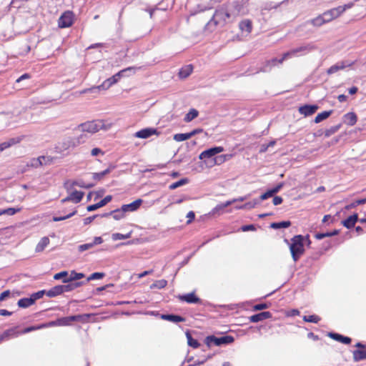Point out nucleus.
<instances>
[{
	"label": "nucleus",
	"mask_w": 366,
	"mask_h": 366,
	"mask_svg": "<svg viewBox=\"0 0 366 366\" xmlns=\"http://www.w3.org/2000/svg\"><path fill=\"white\" fill-rule=\"evenodd\" d=\"M79 320V316H69L57 319V324L59 326L69 325L73 321H77Z\"/></svg>",
	"instance_id": "4be33fe9"
},
{
	"label": "nucleus",
	"mask_w": 366,
	"mask_h": 366,
	"mask_svg": "<svg viewBox=\"0 0 366 366\" xmlns=\"http://www.w3.org/2000/svg\"><path fill=\"white\" fill-rule=\"evenodd\" d=\"M198 111L195 109H191L189 112L185 115L184 121L185 122H190L198 116Z\"/></svg>",
	"instance_id": "72a5a7b5"
},
{
	"label": "nucleus",
	"mask_w": 366,
	"mask_h": 366,
	"mask_svg": "<svg viewBox=\"0 0 366 366\" xmlns=\"http://www.w3.org/2000/svg\"><path fill=\"white\" fill-rule=\"evenodd\" d=\"M112 197L111 195L106 196L104 199H102L99 202L92 204L87 207V211L88 212H92L94 211L100 207H104L107 203H109L112 200Z\"/></svg>",
	"instance_id": "a211bd4d"
},
{
	"label": "nucleus",
	"mask_w": 366,
	"mask_h": 366,
	"mask_svg": "<svg viewBox=\"0 0 366 366\" xmlns=\"http://www.w3.org/2000/svg\"><path fill=\"white\" fill-rule=\"evenodd\" d=\"M67 276H68V272L66 271H63V272L55 274L54 276V280H58L63 277H64V279L68 278Z\"/></svg>",
	"instance_id": "052dcab7"
},
{
	"label": "nucleus",
	"mask_w": 366,
	"mask_h": 366,
	"mask_svg": "<svg viewBox=\"0 0 366 366\" xmlns=\"http://www.w3.org/2000/svg\"><path fill=\"white\" fill-rule=\"evenodd\" d=\"M234 340V337L230 335H225L220 337H217L214 335L208 336L206 338V343L208 347L212 345L219 346L222 345H228L233 342Z\"/></svg>",
	"instance_id": "39448f33"
},
{
	"label": "nucleus",
	"mask_w": 366,
	"mask_h": 366,
	"mask_svg": "<svg viewBox=\"0 0 366 366\" xmlns=\"http://www.w3.org/2000/svg\"><path fill=\"white\" fill-rule=\"evenodd\" d=\"M345 122L348 125L353 126L357 122V116L353 112H349L345 115Z\"/></svg>",
	"instance_id": "473e14b6"
},
{
	"label": "nucleus",
	"mask_w": 366,
	"mask_h": 366,
	"mask_svg": "<svg viewBox=\"0 0 366 366\" xmlns=\"http://www.w3.org/2000/svg\"><path fill=\"white\" fill-rule=\"evenodd\" d=\"M160 132L155 128L147 127L134 133V136L139 139H147L152 135H159Z\"/></svg>",
	"instance_id": "9d476101"
},
{
	"label": "nucleus",
	"mask_w": 366,
	"mask_h": 366,
	"mask_svg": "<svg viewBox=\"0 0 366 366\" xmlns=\"http://www.w3.org/2000/svg\"><path fill=\"white\" fill-rule=\"evenodd\" d=\"M223 151L224 148L222 147H212L201 152L199 158V159H209Z\"/></svg>",
	"instance_id": "f8f14e48"
},
{
	"label": "nucleus",
	"mask_w": 366,
	"mask_h": 366,
	"mask_svg": "<svg viewBox=\"0 0 366 366\" xmlns=\"http://www.w3.org/2000/svg\"><path fill=\"white\" fill-rule=\"evenodd\" d=\"M130 69H132L131 67H129L124 70H122L121 71L118 72L117 74L112 76V77L106 79L102 84L97 86H93V87H91L89 89H84L82 92H81V94H85V93H88V92L98 93L101 90H107L110 86H112L113 84H116L119 81V79L122 75V73H123L127 70H130Z\"/></svg>",
	"instance_id": "7ed1b4c3"
},
{
	"label": "nucleus",
	"mask_w": 366,
	"mask_h": 366,
	"mask_svg": "<svg viewBox=\"0 0 366 366\" xmlns=\"http://www.w3.org/2000/svg\"><path fill=\"white\" fill-rule=\"evenodd\" d=\"M291 225L290 221H283L280 222H273L271 224L270 227L273 229H281V228H287Z\"/></svg>",
	"instance_id": "e433bc0d"
},
{
	"label": "nucleus",
	"mask_w": 366,
	"mask_h": 366,
	"mask_svg": "<svg viewBox=\"0 0 366 366\" xmlns=\"http://www.w3.org/2000/svg\"><path fill=\"white\" fill-rule=\"evenodd\" d=\"M21 210V207H17V208L9 207V208H6V209H0V212H1V215L12 216V215L15 214L16 213L20 212Z\"/></svg>",
	"instance_id": "c9c22d12"
},
{
	"label": "nucleus",
	"mask_w": 366,
	"mask_h": 366,
	"mask_svg": "<svg viewBox=\"0 0 366 366\" xmlns=\"http://www.w3.org/2000/svg\"><path fill=\"white\" fill-rule=\"evenodd\" d=\"M17 332H15L14 329H9L5 330L1 335L2 337L3 340H8L11 336H17Z\"/></svg>",
	"instance_id": "a19ab883"
},
{
	"label": "nucleus",
	"mask_w": 366,
	"mask_h": 366,
	"mask_svg": "<svg viewBox=\"0 0 366 366\" xmlns=\"http://www.w3.org/2000/svg\"><path fill=\"white\" fill-rule=\"evenodd\" d=\"M192 70L193 66L191 64L186 65L180 69L179 76L181 79L187 78L192 74Z\"/></svg>",
	"instance_id": "cd10ccee"
},
{
	"label": "nucleus",
	"mask_w": 366,
	"mask_h": 366,
	"mask_svg": "<svg viewBox=\"0 0 366 366\" xmlns=\"http://www.w3.org/2000/svg\"><path fill=\"white\" fill-rule=\"evenodd\" d=\"M310 24L315 26H320L322 24L327 23L323 16V14L319 15L317 17L311 19L310 21Z\"/></svg>",
	"instance_id": "f704fd0d"
},
{
	"label": "nucleus",
	"mask_w": 366,
	"mask_h": 366,
	"mask_svg": "<svg viewBox=\"0 0 366 366\" xmlns=\"http://www.w3.org/2000/svg\"><path fill=\"white\" fill-rule=\"evenodd\" d=\"M189 182V179L187 178H183L180 180L175 182L172 184H171L169 187V188L172 190L175 189L181 186H183Z\"/></svg>",
	"instance_id": "58836bf2"
},
{
	"label": "nucleus",
	"mask_w": 366,
	"mask_h": 366,
	"mask_svg": "<svg viewBox=\"0 0 366 366\" xmlns=\"http://www.w3.org/2000/svg\"><path fill=\"white\" fill-rule=\"evenodd\" d=\"M187 337L188 345L190 347H192L193 348L199 347V342L197 340L193 339L190 334L187 333Z\"/></svg>",
	"instance_id": "09e8293b"
},
{
	"label": "nucleus",
	"mask_w": 366,
	"mask_h": 366,
	"mask_svg": "<svg viewBox=\"0 0 366 366\" xmlns=\"http://www.w3.org/2000/svg\"><path fill=\"white\" fill-rule=\"evenodd\" d=\"M131 237V233L129 232L126 234H123L121 233H113L112 235V239L114 241L120 240V239H126Z\"/></svg>",
	"instance_id": "c03bdc74"
},
{
	"label": "nucleus",
	"mask_w": 366,
	"mask_h": 366,
	"mask_svg": "<svg viewBox=\"0 0 366 366\" xmlns=\"http://www.w3.org/2000/svg\"><path fill=\"white\" fill-rule=\"evenodd\" d=\"M233 202H234V201H227L224 203L219 204L215 207H214L212 209L210 214H212V215L222 214L223 212L224 209L226 207L231 205Z\"/></svg>",
	"instance_id": "6ab92c4d"
},
{
	"label": "nucleus",
	"mask_w": 366,
	"mask_h": 366,
	"mask_svg": "<svg viewBox=\"0 0 366 366\" xmlns=\"http://www.w3.org/2000/svg\"><path fill=\"white\" fill-rule=\"evenodd\" d=\"M46 325H38V326H31V327H26L24 330V331L22 332V333H28V332H30L31 331H34V330H40V329H43V328H45L46 327Z\"/></svg>",
	"instance_id": "4d7b16f0"
},
{
	"label": "nucleus",
	"mask_w": 366,
	"mask_h": 366,
	"mask_svg": "<svg viewBox=\"0 0 366 366\" xmlns=\"http://www.w3.org/2000/svg\"><path fill=\"white\" fill-rule=\"evenodd\" d=\"M64 187L68 193L76 190L74 189L75 185H73V180H66L64 184Z\"/></svg>",
	"instance_id": "864d4df0"
},
{
	"label": "nucleus",
	"mask_w": 366,
	"mask_h": 366,
	"mask_svg": "<svg viewBox=\"0 0 366 366\" xmlns=\"http://www.w3.org/2000/svg\"><path fill=\"white\" fill-rule=\"evenodd\" d=\"M84 195V192L77 190H74L69 193V195L64 199H61V203H65L66 202H72L75 204L80 202Z\"/></svg>",
	"instance_id": "9b49d317"
},
{
	"label": "nucleus",
	"mask_w": 366,
	"mask_h": 366,
	"mask_svg": "<svg viewBox=\"0 0 366 366\" xmlns=\"http://www.w3.org/2000/svg\"><path fill=\"white\" fill-rule=\"evenodd\" d=\"M365 203H366V198L357 199V200L355 201L354 202L351 203L350 204L347 205L346 207V209H349L351 208H354V207H357V205L363 204Z\"/></svg>",
	"instance_id": "6e6d98bb"
},
{
	"label": "nucleus",
	"mask_w": 366,
	"mask_h": 366,
	"mask_svg": "<svg viewBox=\"0 0 366 366\" xmlns=\"http://www.w3.org/2000/svg\"><path fill=\"white\" fill-rule=\"evenodd\" d=\"M109 172H110V169H107L101 172L93 173L92 177L94 180H100L105 175L108 174Z\"/></svg>",
	"instance_id": "49530a36"
},
{
	"label": "nucleus",
	"mask_w": 366,
	"mask_h": 366,
	"mask_svg": "<svg viewBox=\"0 0 366 366\" xmlns=\"http://www.w3.org/2000/svg\"><path fill=\"white\" fill-rule=\"evenodd\" d=\"M273 196L272 193L270 192V190L269 189L267 192H266L264 194H262L260 197H259V199L261 201H263V200H265L269 197H272Z\"/></svg>",
	"instance_id": "338daca9"
},
{
	"label": "nucleus",
	"mask_w": 366,
	"mask_h": 366,
	"mask_svg": "<svg viewBox=\"0 0 366 366\" xmlns=\"http://www.w3.org/2000/svg\"><path fill=\"white\" fill-rule=\"evenodd\" d=\"M73 185H75V187H79L81 188L89 189V188L94 187V184H86L82 179H78V180H73Z\"/></svg>",
	"instance_id": "37998d69"
},
{
	"label": "nucleus",
	"mask_w": 366,
	"mask_h": 366,
	"mask_svg": "<svg viewBox=\"0 0 366 366\" xmlns=\"http://www.w3.org/2000/svg\"><path fill=\"white\" fill-rule=\"evenodd\" d=\"M63 293L61 285L53 287L49 290L46 291V295L49 297H54Z\"/></svg>",
	"instance_id": "393cba45"
},
{
	"label": "nucleus",
	"mask_w": 366,
	"mask_h": 366,
	"mask_svg": "<svg viewBox=\"0 0 366 366\" xmlns=\"http://www.w3.org/2000/svg\"><path fill=\"white\" fill-rule=\"evenodd\" d=\"M305 239L302 235H296L291 239L290 249L294 262H297L304 254V242Z\"/></svg>",
	"instance_id": "f03ea898"
},
{
	"label": "nucleus",
	"mask_w": 366,
	"mask_h": 366,
	"mask_svg": "<svg viewBox=\"0 0 366 366\" xmlns=\"http://www.w3.org/2000/svg\"><path fill=\"white\" fill-rule=\"evenodd\" d=\"M63 282L65 283L61 285L63 293L71 292L83 285V282H72L69 280L67 278L64 279Z\"/></svg>",
	"instance_id": "ddd939ff"
},
{
	"label": "nucleus",
	"mask_w": 366,
	"mask_h": 366,
	"mask_svg": "<svg viewBox=\"0 0 366 366\" xmlns=\"http://www.w3.org/2000/svg\"><path fill=\"white\" fill-rule=\"evenodd\" d=\"M167 281L165 280H157L150 285V289H163L167 286Z\"/></svg>",
	"instance_id": "4c0bfd02"
},
{
	"label": "nucleus",
	"mask_w": 366,
	"mask_h": 366,
	"mask_svg": "<svg viewBox=\"0 0 366 366\" xmlns=\"http://www.w3.org/2000/svg\"><path fill=\"white\" fill-rule=\"evenodd\" d=\"M317 109V105L305 104L299 108V112L305 117H308L315 114Z\"/></svg>",
	"instance_id": "dca6fc26"
},
{
	"label": "nucleus",
	"mask_w": 366,
	"mask_h": 366,
	"mask_svg": "<svg viewBox=\"0 0 366 366\" xmlns=\"http://www.w3.org/2000/svg\"><path fill=\"white\" fill-rule=\"evenodd\" d=\"M112 216V217L115 220H120L123 219L125 216V212L122 210V207L119 209H117L115 210H113L110 212L109 213L105 214L104 216Z\"/></svg>",
	"instance_id": "5701e85b"
},
{
	"label": "nucleus",
	"mask_w": 366,
	"mask_h": 366,
	"mask_svg": "<svg viewBox=\"0 0 366 366\" xmlns=\"http://www.w3.org/2000/svg\"><path fill=\"white\" fill-rule=\"evenodd\" d=\"M355 64L354 61L343 60L337 62L335 64L331 66L327 71V74H333L340 70H343L347 67H350Z\"/></svg>",
	"instance_id": "6e6552de"
},
{
	"label": "nucleus",
	"mask_w": 366,
	"mask_h": 366,
	"mask_svg": "<svg viewBox=\"0 0 366 366\" xmlns=\"http://www.w3.org/2000/svg\"><path fill=\"white\" fill-rule=\"evenodd\" d=\"M44 159L45 157L44 156L39 157L38 158H33L27 162L26 166L37 168L42 165V160Z\"/></svg>",
	"instance_id": "c85d7f7f"
},
{
	"label": "nucleus",
	"mask_w": 366,
	"mask_h": 366,
	"mask_svg": "<svg viewBox=\"0 0 366 366\" xmlns=\"http://www.w3.org/2000/svg\"><path fill=\"white\" fill-rule=\"evenodd\" d=\"M358 221V216L357 214H354L342 222L344 227L347 229L352 228L355 223Z\"/></svg>",
	"instance_id": "412c9836"
},
{
	"label": "nucleus",
	"mask_w": 366,
	"mask_h": 366,
	"mask_svg": "<svg viewBox=\"0 0 366 366\" xmlns=\"http://www.w3.org/2000/svg\"><path fill=\"white\" fill-rule=\"evenodd\" d=\"M271 317H272L271 312H268V311H265V312H262L258 314L252 315L249 317V320L252 322H260V321H262V320H267V319H269Z\"/></svg>",
	"instance_id": "f3484780"
},
{
	"label": "nucleus",
	"mask_w": 366,
	"mask_h": 366,
	"mask_svg": "<svg viewBox=\"0 0 366 366\" xmlns=\"http://www.w3.org/2000/svg\"><path fill=\"white\" fill-rule=\"evenodd\" d=\"M84 277V274L83 273H79L75 271H71L70 273L69 277L67 278L69 280L72 282H76V280H79Z\"/></svg>",
	"instance_id": "79ce46f5"
},
{
	"label": "nucleus",
	"mask_w": 366,
	"mask_h": 366,
	"mask_svg": "<svg viewBox=\"0 0 366 366\" xmlns=\"http://www.w3.org/2000/svg\"><path fill=\"white\" fill-rule=\"evenodd\" d=\"M98 121L100 122L99 123V124H100L99 126H101V127H99V131L100 129H103V130H105V131L109 130V129L112 128V127L113 125L112 123H109V122H107L106 121H104V120L98 119Z\"/></svg>",
	"instance_id": "603ef678"
},
{
	"label": "nucleus",
	"mask_w": 366,
	"mask_h": 366,
	"mask_svg": "<svg viewBox=\"0 0 366 366\" xmlns=\"http://www.w3.org/2000/svg\"><path fill=\"white\" fill-rule=\"evenodd\" d=\"M99 122L97 120H94L91 122H87L83 123L79 126L81 130L84 132H88L90 134H94L99 132Z\"/></svg>",
	"instance_id": "1a4fd4ad"
},
{
	"label": "nucleus",
	"mask_w": 366,
	"mask_h": 366,
	"mask_svg": "<svg viewBox=\"0 0 366 366\" xmlns=\"http://www.w3.org/2000/svg\"><path fill=\"white\" fill-rule=\"evenodd\" d=\"M179 299L181 301L186 302L189 304L201 303V300L197 297L194 292L183 295H179Z\"/></svg>",
	"instance_id": "2eb2a0df"
},
{
	"label": "nucleus",
	"mask_w": 366,
	"mask_h": 366,
	"mask_svg": "<svg viewBox=\"0 0 366 366\" xmlns=\"http://www.w3.org/2000/svg\"><path fill=\"white\" fill-rule=\"evenodd\" d=\"M328 335L333 340L344 343L345 345H348L351 342L350 337L343 336L338 333L330 332Z\"/></svg>",
	"instance_id": "aec40b11"
},
{
	"label": "nucleus",
	"mask_w": 366,
	"mask_h": 366,
	"mask_svg": "<svg viewBox=\"0 0 366 366\" xmlns=\"http://www.w3.org/2000/svg\"><path fill=\"white\" fill-rule=\"evenodd\" d=\"M104 154V152L99 148H94L91 151V154L94 157L97 156L99 154L103 155Z\"/></svg>",
	"instance_id": "774afa93"
},
{
	"label": "nucleus",
	"mask_w": 366,
	"mask_h": 366,
	"mask_svg": "<svg viewBox=\"0 0 366 366\" xmlns=\"http://www.w3.org/2000/svg\"><path fill=\"white\" fill-rule=\"evenodd\" d=\"M353 6L354 2H350L343 6H339L337 7L327 10L322 14L326 21L328 23L341 16L346 10L351 9L353 7Z\"/></svg>",
	"instance_id": "20e7f679"
},
{
	"label": "nucleus",
	"mask_w": 366,
	"mask_h": 366,
	"mask_svg": "<svg viewBox=\"0 0 366 366\" xmlns=\"http://www.w3.org/2000/svg\"><path fill=\"white\" fill-rule=\"evenodd\" d=\"M142 199H137V200L134 201L133 202L127 204H123L122 206V210L126 212H132L137 211L140 206L142 204Z\"/></svg>",
	"instance_id": "4468645a"
},
{
	"label": "nucleus",
	"mask_w": 366,
	"mask_h": 366,
	"mask_svg": "<svg viewBox=\"0 0 366 366\" xmlns=\"http://www.w3.org/2000/svg\"><path fill=\"white\" fill-rule=\"evenodd\" d=\"M268 308V305L266 303L257 304L253 307L254 310H263Z\"/></svg>",
	"instance_id": "680f3d73"
},
{
	"label": "nucleus",
	"mask_w": 366,
	"mask_h": 366,
	"mask_svg": "<svg viewBox=\"0 0 366 366\" xmlns=\"http://www.w3.org/2000/svg\"><path fill=\"white\" fill-rule=\"evenodd\" d=\"M332 113V110L322 112L316 116V117L314 119V122L316 124L320 123L322 121L328 118L331 115Z\"/></svg>",
	"instance_id": "7c9ffc66"
},
{
	"label": "nucleus",
	"mask_w": 366,
	"mask_h": 366,
	"mask_svg": "<svg viewBox=\"0 0 366 366\" xmlns=\"http://www.w3.org/2000/svg\"><path fill=\"white\" fill-rule=\"evenodd\" d=\"M315 47L312 44H308L306 45H303L301 46H299L297 48L293 49L286 53H285L281 59H277L274 58L269 61H267L265 64V65L260 69L262 72H267L269 71L272 66L277 65V64H282V61L288 58L295 56H300L306 54L313 49H315Z\"/></svg>",
	"instance_id": "f257e3e1"
},
{
	"label": "nucleus",
	"mask_w": 366,
	"mask_h": 366,
	"mask_svg": "<svg viewBox=\"0 0 366 366\" xmlns=\"http://www.w3.org/2000/svg\"><path fill=\"white\" fill-rule=\"evenodd\" d=\"M239 26L242 31L249 34L252 31V24L249 19H244L239 23Z\"/></svg>",
	"instance_id": "b1692460"
},
{
	"label": "nucleus",
	"mask_w": 366,
	"mask_h": 366,
	"mask_svg": "<svg viewBox=\"0 0 366 366\" xmlns=\"http://www.w3.org/2000/svg\"><path fill=\"white\" fill-rule=\"evenodd\" d=\"M288 1H289V0H284V1H282L281 3H280V4H275V5H272V3H270V4H267L264 6L263 9H265V10H270V9H277V8L280 4H282L287 3V2H288Z\"/></svg>",
	"instance_id": "bf43d9fd"
},
{
	"label": "nucleus",
	"mask_w": 366,
	"mask_h": 366,
	"mask_svg": "<svg viewBox=\"0 0 366 366\" xmlns=\"http://www.w3.org/2000/svg\"><path fill=\"white\" fill-rule=\"evenodd\" d=\"M44 294H46L45 290H40L31 294L29 297L33 300V303L34 304L36 300L43 297Z\"/></svg>",
	"instance_id": "de8ad7c7"
},
{
	"label": "nucleus",
	"mask_w": 366,
	"mask_h": 366,
	"mask_svg": "<svg viewBox=\"0 0 366 366\" xmlns=\"http://www.w3.org/2000/svg\"><path fill=\"white\" fill-rule=\"evenodd\" d=\"M92 247H94L92 242H89L79 245L78 250L79 252H82L89 249H92Z\"/></svg>",
	"instance_id": "13d9d810"
},
{
	"label": "nucleus",
	"mask_w": 366,
	"mask_h": 366,
	"mask_svg": "<svg viewBox=\"0 0 366 366\" xmlns=\"http://www.w3.org/2000/svg\"><path fill=\"white\" fill-rule=\"evenodd\" d=\"M241 230L242 232L254 231L255 230V227L253 224L243 225L241 227Z\"/></svg>",
	"instance_id": "0e129e2a"
},
{
	"label": "nucleus",
	"mask_w": 366,
	"mask_h": 366,
	"mask_svg": "<svg viewBox=\"0 0 366 366\" xmlns=\"http://www.w3.org/2000/svg\"><path fill=\"white\" fill-rule=\"evenodd\" d=\"M104 276L105 274L103 272H94L87 278V282L93 280H100Z\"/></svg>",
	"instance_id": "5fc2aeb1"
},
{
	"label": "nucleus",
	"mask_w": 366,
	"mask_h": 366,
	"mask_svg": "<svg viewBox=\"0 0 366 366\" xmlns=\"http://www.w3.org/2000/svg\"><path fill=\"white\" fill-rule=\"evenodd\" d=\"M174 140L176 142H183L185 140H187L189 138V135L188 133H181V134H176L173 137Z\"/></svg>",
	"instance_id": "a18cd8bd"
},
{
	"label": "nucleus",
	"mask_w": 366,
	"mask_h": 366,
	"mask_svg": "<svg viewBox=\"0 0 366 366\" xmlns=\"http://www.w3.org/2000/svg\"><path fill=\"white\" fill-rule=\"evenodd\" d=\"M17 305L19 307L27 308L34 305L33 300L30 297H25L19 300Z\"/></svg>",
	"instance_id": "2f4dec72"
},
{
	"label": "nucleus",
	"mask_w": 366,
	"mask_h": 366,
	"mask_svg": "<svg viewBox=\"0 0 366 366\" xmlns=\"http://www.w3.org/2000/svg\"><path fill=\"white\" fill-rule=\"evenodd\" d=\"M76 213V209H74L71 212H70L69 214L65 215V216H61V217H53V221L54 222H59V221H63V220H65L66 219H69L70 217H71L72 216H74L75 214Z\"/></svg>",
	"instance_id": "3c124183"
},
{
	"label": "nucleus",
	"mask_w": 366,
	"mask_h": 366,
	"mask_svg": "<svg viewBox=\"0 0 366 366\" xmlns=\"http://www.w3.org/2000/svg\"><path fill=\"white\" fill-rule=\"evenodd\" d=\"M49 242V239L47 237H42L36 246L35 251L36 252H42L48 246Z\"/></svg>",
	"instance_id": "bb28decb"
},
{
	"label": "nucleus",
	"mask_w": 366,
	"mask_h": 366,
	"mask_svg": "<svg viewBox=\"0 0 366 366\" xmlns=\"http://www.w3.org/2000/svg\"><path fill=\"white\" fill-rule=\"evenodd\" d=\"M19 142V140H16L15 139H11L8 142H4L0 144V152H3L4 149L10 147L11 146Z\"/></svg>",
	"instance_id": "ea45409f"
},
{
	"label": "nucleus",
	"mask_w": 366,
	"mask_h": 366,
	"mask_svg": "<svg viewBox=\"0 0 366 366\" xmlns=\"http://www.w3.org/2000/svg\"><path fill=\"white\" fill-rule=\"evenodd\" d=\"M283 186H284L283 183H280L277 185H276L274 187H273L272 189H270L269 190L274 195V194H277V192H279V191L283 187Z\"/></svg>",
	"instance_id": "e2e57ef3"
},
{
	"label": "nucleus",
	"mask_w": 366,
	"mask_h": 366,
	"mask_svg": "<svg viewBox=\"0 0 366 366\" xmlns=\"http://www.w3.org/2000/svg\"><path fill=\"white\" fill-rule=\"evenodd\" d=\"M353 360L355 362H359L366 360V350H356L352 352Z\"/></svg>",
	"instance_id": "a878e982"
},
{
	"label": "nucleus",
	"mask_w": 366,
	"mask_h": 366,
	"mask_svg": "<svg viewBox=\"0 0 366 366\" xmlns=\"http://www.w3.org/2000/svg\"><path fill=\"white\" fill-rule=\"evenodd\" d=\"M209 357H210V356H208L207 358L194 361V362L190 364L189 366H197V365H203Z\"/></svg>",
	"instance_id": "69168bd1"
},
{
	"label": "nucleus",
	"mask_w": 366,
	"mask_h": 366,
	"mask_svg": "<svg viewBox=\"0 0 366 366\" xmlns=\"http://www.w3.org/2000/svg\"><path fill=\"white\" fill-rule=\"evenodd\" d=\"M303 320L305 322L317 323L320 320V317L315 315L308 316L305 315L303 317Z\"/></svg>",
	"instance_id": "8fccbe9b"
},
{
	"label": "nucleus",
	"mask_w": 366,
	"mask_h": 366,
	"mask_svg": "<svg viewBox=\"0 0 366 366\" xmlns=\"http://www.w3.org/2000/svg\"><path fill=\"white\" fill-rule=\"evenodd\" d=\"M74 14L71 11L64 12L59 19L58 24L60 28H67L72 25Z\"/></svg>",
	"instance_id": "0eeeda50"
},
{
	"label": "nucleus",
	"mask_w": 366,
	"mask_h": 366,
	"mask_svg": "<svg viewBox=\"0 0 366 366\" xmlns=\"http://www.w3.org/2000/svg\"><path fill=\"white\" fill-rule=\"evenodd\" d=\"M162 318L175 323L184 321V317L176 315H162Z\"/></svg>",
	"instance_id": "c756f323"
},
{
	"label": "nucleus",
	"mask_w": 366,
	"mask_h": 366,
	"mask_svg": "<svg viewBox=\"0 0 366 366\" xmlns=\"http://www.w3.org/2000/svg\"><path fill=\"white\" fill-rule=\"evenodd\" d=\"M229 17V13L226 9L221 8L216 10L209 23H214V25H224Z\"/></svg>",
	"instance_id": "423d86ee"
}]
</instances>
